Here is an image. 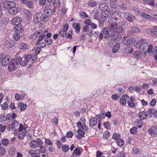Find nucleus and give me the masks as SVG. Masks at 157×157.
<instances>
[{
	"label": "nucleus",
	"mask_w": 157,
	"mask_h": 157,
	"mask_svg": "<svg viewBox=\"0 0 157 157\" xmlns=\"http://www.w3.org/2000/svg\"><path fill=\"white\" fill-rule=\"evenodd\" d=\"M139 43L140 44V49L143 52L145 53L146 52L147 47H148L147 41L145 39H141V40L139 41Z\"/></svg>",
	"instance_id": "f257e3e1"
},
{
	"label": "nucleus",
	"mask_w": 157,
	"mask_h": 157,
	"mask_svg": "<svg viewBox=\"0 0 157 157\" xmlns=\"http://www.w3.org/2000/svg\"><path fill=\"white\" fill-rule=\"evenodd\" d=\"M111 29L114 32L118 33H121L124 30V28L121 25L118 24L115 25H111Z\"/></svg>",
	"instance_id": "f03ea898"
},
{
	"label": "nucleus",
	"mask_w": 157,
	"mask_h": 157,
	"mask_svg": "<svg viewBox=\"0 0 157 157\" xmlns=\"http://www.w3.org/2000/svg\"><path fill=\"white\" fill-rule=\"evenodd\" d=\"M30 146L32 148H35L43 144V142L40 139H37L35 140H31L29 143Z\"/></svg>",
	"instance_id": "7ed1b4c3"
},
{
	"label": "nucleus",
	"mask_w": 157,
	"mask_h": 157,
	"mask_svg": "<svg viewBox=\"0 0 157 157\" xmlns=\"http://www.w3.org/2000/svg\"><path fill=\"white\" fill-rule=\"evenodd\" d=\"M135 41V39L132 36H127L124 38L122 43L124 45H129L133 44Z\"/></svg>",
	"instance_id": "20e7f679"
},
{
	"label": "nucleus",
	"mask_w": 157,
	"mask_h": 157,
	"mask_svg": "<svg viewBox=\"0 0 157 157\" xmlns=\"http://www.w3.org/2000/svg\"><path fill=\"white\" fill-rule=\"evenodd\" d=\"M6 1H4L3 3L1 4V6L5 9H9L11 7L13 6H14V2H13L9 0H6Z\"/></svg>",
	"instance_id": "39448f33"
},
{
	"label": "nucleus",
	"mask_w": 157,
	"mask_h": 157,
	"mask_svg": "<svg viewBox=\"0 0 157 157\" xmlns=\"http://www.w3.org/2000/svg\"><path fill=\"white\" fill-rule=\"evenodd\" d=\"M124 17L127 21L129 22H132L133 21L136 19L135 16L132 14L129 13H124Z\"/></svg>",
	"instance_id": "423d86ee"
},
{
	"label": "nucleus",
	"mask_w": 157,
	"mask_h": 157,
	"mask_svg": "<svg viewBox=\"0 0 157 157\" xmlns=\"http://www.w3.org/2000/svg\"><path fill=\"white\" fill-rule=\"evenodd\" d=\"M55 11V9L54 8H53L52 9H50V10L44 11V20H46L48 17L51 15Z\"/></svg>",
	"instance_id": "0eeeda50"
},
{
	"label": "nucleus",
	"mask_w": 157,
	"mask_h": 157,
	"mask_svg": "<svg viewBox=\"0 0 157 157\" xmlns=\"http://www.w3.org/2000/svg\"><path fill=\"white\" fill-rule=\"evenodd\" d=\"M99 9L102 11H104V13L106 14L109 13L108 11H107L108 8V4L106 3H101L99 6Z\"/></svg>",
	"instance_id": "6e6552de"
},
{
	"label": "nucleus",
	"mask_w": 157,
	"mask_h": 157,
	"mask_svg": "<svg viewBox=\"0 0 157 157\" xmlns=\"http://www.w3.org/2000/svg\"><path fill=\"white\" fill-rule=\"evenodd\" d=\"M44 15L42 13H38L35 15L33 20V22L35 23H38L42 18L44 20Z\"/></svg>",
	"instance_id": "1a4fd4ad"
},
{
	"label": "nucleus",
	"mask_w": 157,
	"mask_h": 157,
	"mask_svg": "<svg viewBox=\"0 0 157 157\" xmlns=\"http://www.w3.org/2000/svg\"><path fill=\"white\" fill-rule=\"evenodd\" d=\"M18 67V66L15 63L14 60L10 61L9 64L8 69L10 71H12L16 69Z\"/></svg>",
	"instance_id": "9d476101"
},
{
	"label": "nucleus",
	"mask_w": 157,
	"mask_h": 157,
	"mask_svg": "<svg viewBox=\"0 0 157 157\" xmlns=\"http://www.w3.org/2000/svg\"><path fill=\"white\" fill-rule=\"evenodd\" d=\"M22 21L21 17L19 16H16L12 19L11 22L12 24L15 25H18V24H21L20 23Z\"/></svg>",
	"instance_id": "9b49d317"
},
{
	"label": "nucleus",
	"mask_w": 157,
	"mask_h": 157,
	"mask_svg": "<svg viewBox=\"0 0 157 157\" xmlns=\"http://www.w3.org/2000/svg\"><path fill=\"white\" fill-rule=\"evenodd\" d=\"M16 4L14 3V6H13L8 10L9 13L11 15H14L16 14L18 12V10L16 7Z\"/></svg>",
	"instance_id": "f8f14e48"
},
{
	"label": "nucleus",
	"mask_w": 157,
	"mask_h": 157,
	"mask_svg": "<svg viewBox=\"0 0 157 157\" xmlns=\"http://www.w3.org/2000/svg\"><path fill=\"white\" fill-rule=\"evenodd\" d=\"M149 133L152 136H157V126L152 127L150 129L148 130Z\"/></svg>",
	"instance_id": "ddd939ff"
},
{
	"label": "nucleus",
	"mask_w": 157,
	"mask_h": 157,
	"mask_svg": "<svg viewBox=\"0 0 157 157\" xmlns=\"http://www.w3.org/2000/svg\"><path fill=\"white\" fill-rule=\"evenodd\" d=\"M23 27L21 24L15 25L14 27V30L15 33H21L24 31Z\"/></svg>",
	"instance_id": "4468645a"
},
{
	"label": "nucleus",
	"mask_w": 157,
	"mask_h": 157,
	"mask_svg": "<svg viewBox=\"0 0 157 157\" xmlns=\"http://www.w3.org/2000/svg\"><path fill=\"white\" fill-rule=\"evenodd\" d=\"M15 44V42L13 40H8L5 41V46L7 48H10L13 47Z\"/></svg>",
	"instance_id": "2eb2a0df"
},
{
	"label": "nucleus",
	"mask_w": 157,
	"mask_h": 157,
	"mask_svg": "<svg viewBox=\"0 0 157 157\" xmlns=\"http://www.w3.org/2000/svg\"><path fill=\"white\" fill-rule=\"evenodd\" d=\"M110 38L111 41L113 42V41H115L116 40H120L121 38V35L118 33L115 34L112 33V35H111Z\"/></svg>",
	"instance_id": "dca6fc26"
},
{
	"label": "nucleus",
	"mask_w": 157,
	"mask_h": 157,
	"mask_svg": "<svg viewBox=\"0 0 157 157\" xmlns=\"http://www.w3.org/2000/svg\"><path fill=\"white\" fill-rule=\"evenodd\" d=\"M129 96L125 94L123 95L120 99V103L122 105H126V101L129 98Z\"/></svg>",
	"instance_id": "f3484780"
},
{
	"label": "nucleus",
	"mask_w": 157,
	"mask_h": 157,
	"mask_svg": "<svg viewBox=\"0 0 157 157\" xmlns=\"http://www.w3.org/2000/svg\"><path fill=\"white\" fill-rule=\"evenodd\" d=\"M10 60V56H6L4 57L2 61V65L3 66H6L7 64L9 63Z\"/></svg>",
	"instance_id": "a211bd4d"
},
{
	"label": "nucleus",
	"mask_w": 157,
	"mask_h": 157,
	"mask_svg": "<svg viewBox=\"0 0 157 157\" xmlns=\"http://www.w3.org/2000/svg\"><path fill=\"white\" fill-rule=\"evenodd\" d=\"M24 12L26 20H29L31 18V14L29 10L25 9L24 10Z\"/></svg>",
	"instance_id": "6ab92c4d"
},
{
	"label": "nucleus",
	"mask_w": 157,
	"mask_h": 157,
	"mask_svg": "<svg viewBox=\"0 0 157 157\" xmlns=\"http://www.w3.org/2000/svg\"><path fill=\"white\" fill-rule=\"evenodd\" d=\"M102 31L105 34L111 35H112L113 30L111 29V26L110 28L108 27L103 28L102 29Z\"/></svg>",
	"instance_id": "aec40b11"
},
{
	"label": "nucleus",
	"mask_w": 157,
	"mask_h": 157,
	"mask_svg": "<svg viewBox=\"0 0 157 157\" xmlns=\"http://www.w3.org/2000/svg\"><path fill=\"white\" fill-rule=\"evenodd\" d=\"M90 125L91 127H93L96 125L97 124V119L94 117H91L89 120Z\"/></svg>",
	"instance_id": "412c9836"
},
{
	"label": "nucleus",
	"mask_w": 157,
	"mask_h": 157,
	"mask_svg": "<svg viewBox=\"0 0 157 157\" xmlns=\"http://www.w3.org/2000/svg\"><path fill=\"white\" fill-rule=\"evenodd\" d=\"M138 116L140 119L143 120L145 119L148 116L146 112L143 111L140 112L138 113Z\"/></svg>",
	"instance_id": "4be33fe9"
},
{
	"label": "nucleus",
	"mask_w": 157,
	"mask_h": 157,
	"mask_svg": "<svg viewBox=\"0 0 157 157\" xmlns=\"http://www.w3.org/2000/svg\"><path fill=\"white\" fill-rule=\"evenodd\" d=\"M117 18L116 17H111L108 21V22L111 25H115L116 24H117Z\"/></svg>",
	"instance_id": "5701e85b"
},
{
	"label": "nucleus",
	"mask_w": 157,
	"mask_h": 157,
	"mask_svg": "<svg viewBox=\"0 0 157 157\" xmlns=\"http://www.w3.org/2000/svg\"><path fill=\"white\" fill-rule=\"evenodd\" d=\"M86 4L91 7H94L97 5V2L95 0H89Z\"/></svg>",
	"instance_id": "b1692460"
},
{
	"label": "nucleus",
	"mask_w": 157,
	"mask_h": 157,
	"mask_svg": "<svg viewBox=\"0 0 157 157\" xmlns=\"http://www.w3.org/2000/svg\"><path fill=\"white\" fill-rule=\"evenodd\" d=\"M121 44L119 42H118L113 47L112 52L113 53H116L119 50V48H120Z\"/></svg>",
	"instance_id": "393cba45"
},
{
	"label": "nucleus",
	"mask_w": 157,
	"mask_h": 157,
	"mask_svg": "<svg viewBox=\"0 0 157 157\" xmlns=\"http://www.w3.org/2000/svg\"><path fill=\"white\" fill-rule=\"evenodd\" d=\"M61 2L59 0H55L53 2L52 5L54 8H59L60 7Z\"/></svg>",
	"instance_id": "a878e982"
},
{
	"label": "nucleus",
	"mask_w": 157,
	"mask_h": 157,
	"mask_svg": "<svg viewBox=\"0 0 157 157\" xmlns=\"http://www.w3.org/2000/svg\"><path fill=\"white\" fill-rule=\"evenodd\" d=\"M141 15L142 17H143L147 19L151 20V21L153 20V18L151 16L145 13H141Z\"/></svg>",
	"instance_id": "bb28decb"
},
{
	"label": "nucleus",
	"mask_w": 157,
	"mask_h": 157,
	"mask_svg": "<svg viewBox=\"0 0 157 157\" xmlns=\"http://www.w3.org/2000/svg\"><path fill=\"white\" fill-rule=\"evenodd\" d=\"M26 104H24L22 102H20L18 103V107L20 108V110L22 111L25 109V107H27Z\"/></svg>",
	"instance_id": "cd10ccee"
},
{
	"label": "nucleus",
	"mask_w": 157,
	"mask_h": 157,
	"mask_svg": "<svg viewBox=\"0 0 157 157\" xmlns=\"http://www.w3.org/2000/svg\"><path fill=\"white\" fill-rule=\"evenodd\" d=\"M140 31L139 29L137 27L135 26L132 28L130 31V35H132L135 33L138 32Z\"/></svg>",
	"instance_id": "c85d7f7f"
},
{
	"label": "nucleus",
	"mask_w": 157,
	"mask_h": 157,
	"mask_svg": "<svg viewBox=\"0 0 157 157\" xmlns=\"http://www.w3.org/2000/svg\"><path fill=\"white\" fill-rule=\"evenodd\" d=\"M8 153L10 155L12 156L13 155L16 153L15 149L14 147H11L8 150Z\"/></svg>",
	"instance_id": "c756f323"
},
{
	"label": "nucleus",
	"mask_w": 157,
	"mask_h": 157,
	"mask_svg": "<svg viewBox=\"0 0 157 157\" xmlns=\"http://www.w3.org/2000/svg\"><path fill=\"white\" fill-rule=\"evenodd\" d=\"M42 30H39L38 31H35L33 34V35L34 36L36 37H40V35L43 33Z\"/></svg>",
	"instance_id": "7c9ffc66"
},
{
	"label": "nucleus",
	"mask_w": 157,
	"mask_h": 157,
	"mask_svg": "<svg viewBox=\"0 0 157 157\" xmlns=\"http://www.w3.org/2000/svg\"><path fill=\"white\" fill-rule=\"evenodd\" d=\"M133 55L135 58L138 59L141 57V54L139 51H136L134 53Z\"/></svg>",
	"instance_id": "2f4dec72"
},
{
	"label": "nucleus",
	"mask_w": 157,
	"mask_h": 157,
	"mask_svg": "<svg viewBox=\"0 0 157 157\" xmlns=\"http://www.w3.org/2000/svg\"><path fill=\"white\" fill-rule=\"evenodd\" d=\"M81 153L79 147H76L73 151V153H74L76 156L79 155Z\"/></svg>",
	"instance_id": "473e14b6"
},
{
	"label": "nucleus",
	"mask_w": 157,
	"mask_h": 157,
	"mask_svg": "<svg viewBox=\"0 0 157 157\" xmlns=\"http://www.w3.org/2000/svg\"><path fill=\"white\" fill-rule=\"evenodd\" d=\"M22 58L21 57H17L15 60H14L17 66L20 64L21 65Z\"/></svg>",
	"instance_id": "72a5a7b5"
},
{
	"label": "nucleus",
	"mask_w": 157,
	"mask_h": 157,
	"mask_svg": "<svg viewBox=\"0 0 157 157\" xmlns=\"http://www.w3.org/2000/svg\"><path fill=\"white\" fill-rule=\"evenodd\" d=\"M67 32L66 31L61 29L59 32V36L63 37L67 34Z\"/></svg>",
	"instance_id": "f704fd0d"
},
{
	"label": "nucleus",
	"mask_w": 157,
	"mask_h": 157,
	"mask_svg": "<svg viewBox=\"0 0 157 157\" xmlns=\"http://www.w3.org/2000/svg\"><path fill=\"white\" fill-rule=\"evenodd\" d=\"M23 58L28 63L29 61L32 59V55L31 54H28L25 56H24Z\"/></svg>",
	"instance_id": "c9c22d12"
},
{
	"label": "nucleus",
	"mask_w": 157,
	"mask_h": 157,
	"mask_svg": "<svg viewBox=\"0 0 157 157\" xmlns=\"http://www.w3.org/2000/svg\"><path fill=\"white\" fill-rule=\"evenodd\" d=\"M117 143L120 146H123L124 144V141L122 139H119L117 140Z\"/></svg>",
	"instance_id": "e433bc0d"
},
{
	"label": "nucleus",
	"mask_w": 157,
	"mask_h": 157,
	"mask_svg": "<svg viewBox=\"0 0 157 157\" xmlns=\"http://www.w3.org/2000/svg\"><path fill=\"white\" fill-rule=\"evenodd\" d=\"M44 40L47 43L48 45L51 44L53 42V40L50 38H44Z\"/></svg>",
	"instance_id": "4c0bfd02"
},
{
	"label": "nucleus",
	"mask_w": 157,
	"mask_h": 157,
	"mask_svg": "<svg viewBox=\"0 0 157 157\" xmlns=\"http://www.w3.org/2000/svg\"><path fill=\"white\" fill-rule=\"evenodd\" d=\"M153 29V30L151 35L154 36H157V26H155Z\"/></svg>",
	"instance_id": "58836bf2"
},
{
	"label": "nucleus",
	"mask_w": 157,
	"mask_h": 157,
	"mask_svg": "<svg viewBox=\"0 0 157 157\" xmlns=\"http://www.w3.org/2000/svg\"><path fill=\"white\" fill-rule=\"evenodd\" d=\"M153 54L155 57V59L157 60V47H155L153 48L152 51Z\"/></svg>",
	"instance_id": "ea45409f"
},
{
	"label": "nucleus",
	"mask_w": 157,
	"mask_h": 157,
	"mask_svg": "<svg viewBox=\"0 0 157 157\" xmlns=\"http://www.w3.org/2000/svg\"><path fill=\"white\" fill-rule=\"evenodd\" d=\"M76 30V32L77 33H78L81 29V25L79 23H78L76 24L75 28Z\"/></svg>",
	"instance_id": "a19ab883"
},
{
	"label": "nucleus",
	"mask_w": 157,
	"mask_h": 157,
	"mask_svg": "<svg viewBox=\"0 0 157 157\" xmlns=\"http://www.w3.org/2000/svg\"><path fill=\"white\" fill-rule=\"evenodd\" d=\"M20 33H14V35L13 36V39L15 41H17L19 40L20 38Z\"/></svg>",
	"instance_id": "79ce46f5"
},
{
	"label": "nucleus",
	"mask_w": 157,
	"mask_h": 157,
	"mask_svg": "<svg viewBox=\"0 0 157 157\" xmlns=\"http://www.w3.org/2000/svg\"><path fill=\"white\" fill-rule=\"evenodd\" d=\"M2 144L4 146H7L9 143V140L6 139L4 138L2 140Z\"/></svg>",
	"instance_id": "37998d69"
},
{
	"label": "nucleus",
	"mask_w": 157,
	"mask_h": 157,
	"mask_svg": "<svg viewBox=\"0 0 157 157\" xmlns=\"http://www.w3.org/2000/svg\"><path fill=\"white\" fill-rule=\"evenodd\" d=\"M77 132L82 137H84V135L85 132L83 131V130H82L81 128H79L77 131Z\"/></svg>",
	"instance_id": "c03bdc74"
},
{
	"label": "nucleus",
	"mask_w": 157,
	"mask_h": 157,
	"mask_svg": "<svg viewBox=\"0 0 157 157\" xmlns=\"http://www.w3.org/2000/svg\"><path fill=\"white\" fill-rule=\"evenodd\" d=\"M5 149L3 147H0V156L4 155L5 153Z\"/></svg>",
	"instance_id": "a18cd8bd"
},
{
	"label": "nucleus",
	"mask_w": 157,
	"mask_h": 157,
	"mask_svg": "<svg viewBox=\"0 0 157 157\" xmlns=\"http://www.w3.org/2000/svg\"><path fill=\"white\" fill-rule=\"evenodd\" d=\"M69 149V147L67 145H63L62 147V149L64 152L67 151Z\"/></svg>",
	"instance_id": "49530a36"
},
{
	"label": "nucleus",
	"mask_w": 157,
	"mask_h": 157,
	"mask_svg": "<svg viewBox=\"0 0 157 157\" xmlns=\"http://www.w3.org/2000/svg\"><path fill=\"white\" fill-rule=\"evenodd\" d=\"M11 124L15 128V127L18 126V123L16 120H13L12 121Z\"/></svg>",
	"instance_id": "de8ad7c7"
},
{
	"label": "nucleus",
	"mask_w": 157,
	"mask_h": 157,
	"mask_svg": "<svg viewBox=\"0 0 157 157\" xmlns=\"http://www.w3.org/2000/svg\"><path fill=\"white\" fill-rule=\"evenodd\" d=\"M103 125L107 129H108L110 128V124L109 122L108 121L104 122Z\"/></svg>",
	"instance_id": "09e8293b"
},
{
	"label": "nucleus",
	"mask_w": 157,
	"mask_h": 157,
	"mask_svg": "<svg viewBox=\"0 0 157 157\" xmlns=\"http://www.w3.org/2000/svg\"><path fill=\"white\" fill-rule=\"evenodd\" d=\"M43 9L44 10V11L48 10H50V9H51L50 4H46L45 6H43Z\"/></svg>",
	"instance_id": "8fccbe9b"
},
{
	"label": "nucleus",
	"mask_w": 157,
	"mask_h": 157,
	"mask_svg": "<svg viewBox=\"0 0 157 157\" xmlns=\"http://www.w3.org/2000/svg\"><path fill=\"white\" fill-rule=\"evenodd\" d=\"M95 33L97 34L98 37L99 38V40H101L103 38V36L102 33H100L99 32H96Z\"/></svg>",
	"instance_id": "3c124183"
},
{
	"label": "nucleus",
	"mask_w": 157,
	"mask_h": 157,
	"mask_svg": "<svg viewBox=\"0 0 157 157\" xmlns=\"http://www.w3.org/2000/svg\"><path fill=\"white\" fill-rule=\"evenodd\" d=\"M137 128L136 127H133L130 129V132L131 134H135L136 133V131Z\"/></svg>",
	"instance_id": "603ef678"
},
{
	"label": "nucleus",
	"mask_w": 157,
	"mask_h": 157,
	"mask_svg": "<svg viewBox=\"0 0 157 157\" xmlns=\"http://www.w3.org/2000/svg\"><path fill=\"white\" fill-rule=\"evenodd\" d=\"M105 113V112L104 110H102L101 111V112L99 114V117H100V121H101L102 119H103L104 118L105 116L104 115V114Z\"/></svg>",
	"instance_id": "864d4df0"
},
{
	"label": "nucleus",
	"mask_w": 157,
	"mask_h": 157,
	"mask_svg": "<svg viewBox=\"0 0 157 157\" xmlns=\"http://www.w3.org/2000/svg\"><path fill=\"white\" fill-rule=\"evenodd\" d=\"M1 107L2 109L4 110L7 109L8 107V105L7 102H5L3 104L1 105Z\"/></svg>",
	"instance_id": "5fc2aeb1"
},
{
	"label": "nucleus",
	"mask_w": 157,
	"mask_h": 157,
	"mask_svg": "<svg viewBox=\"0 0 157 157\" xmlns=\"http://www.w3.org/2000/svg\"><path fill=\"white\" fill-rule=\"evenodd\" d=\"M40 149L41 153H45L46 151V149L42 145H40Z\"/></svg>",
	"instance_id": "6e6d98bb"
},
{
	"label": "nucleus",
	"mask_w": 157,
	"mask_h": 157,
	"mask_svg": "<svg viewBox=\"0 0 157 157\" xmlns=\"http://www.w3.org/2000/svg\"><path fill=\"white\" fill-rule=\"evenodd\" d=\"M80 14L81 16L82 17V18H83L85 17L88 18L89 17L88 15L84 11H82L81 12Z\"/></svg>",
	"instance_id": "4d7b16f0"
},
{
	"label": "nucleus",
	"mask_w": 157,
	"mask_h": 157,
	"mask_svg": "<svg viewBox=\"0 0 157 157\" xmlns=\"http://www.w3.org/2000/svg\"><path fill=\"white\" fill-rule=\"evenodd\" d=\"M120 137V135L118 133H115L113 136V138L115 140H117Z\"/></svg>",
	"instance_id": "13d9d810"
},
{
	"label": "nucleus",
	"mask_w": 157,
	"mask_h": 157,
	"mask_svg": "<svg viewBox=\"0 0 157 157\" xmlns=\"http://www.w3.org/2000/svg\"><path fill=\"white\" fill-rule=\"evenodd\" d=\"M26 4L28 5V6L29 8H32L33 7V4L31 1H28Z\"/></svg>",
	"instance_id": "bf43d9fd"
},
{
	"label": "nucleus",
	"mask_w": 157,
	"mask_h": 157,
	"mask_svg": "<svg viewBox=\"0 0 157 157\" xmlns=\"http://www.w3.org/2000/svg\"><path fill=\"white\" fill-rule=\"evenodd\" d=\"M110 136V133L109 131H106L103 135V137H104L105 139H107Z\"/></svg>",
	"instance_id": "052dcab7"
},
{
	"label": "nucleus",
	"mask_w": 157,
	"mask_h": 157,
	"mask_svg": "<svg viewBox=\"0 0 157 157\" xmlns=\"http://www.w3.org/2000/svg\"><path fill=\"white\" fill-rule=\"evenodd\" d=\"M127 103L129 107H132L135 106V104L134 102H131V101L129 100L127 101Z\"/></svg>",
	"instance_id": "680f3d73"
},
{
	"label": "nucleus",
	"mask_w": 157,
	"mask_h": 157,
	"mask_svg": "<svg viewBox=\"0 0 157 157\" xmlns=\"http://www.w3.org/2000/svg\"><path fill=\"white\" fill-rule=\"evenodd\" d=\"M153 46L151 44H150L147 50V52L148 53H151L152 52V49L153 48Z\"/></svg>",
	"instance_id": "e2e57ef3"
},
{
	"label": "nucleus",
	"mask_w": 157,
	"mask_h": 157,
	"mask_svg": "<svg viewBox=\"0 0 157 157\" xmlns=\"http://www.w3.org/2000/svg\"><path fill=\"white\" fill-rule=\"evenodd\" d=\"M153 30V28H149L146 29V32L147 33L151 34Z\"/></svg>",
	"instance_id": "0e129e2a"
},
{
	"label": "nucleus",
	"mask_w": 157,
	"mask_h": 157,
	"mask_svg": "<svg viewBox=\"0 0 157 157\" xmlns=\"http://www.w3.org/2000/svg\"><path fill=\"white\" fill-rule=\"evenodd\" d=\"M146 4L152 6H154L155 5L154 1L153 0H149Z\"/></svg>",
	"instance_id": "69168bd1"
},
{
	"label": "nucleus",
	"mask_w": 157,
	"mask_h": 157,
	"mask_svg": "<svg viewBox=\"0 0 157 157\" xmlns=\"http://www.w3.org/2000/svg\"><path fill=\"white\" fill-rule=\"evenodd\" d=\"M14 129V127H13V126H12L11 124V125H10V124L8 125L7 128H6V129L8 131H13Z\"/></svg>",
	"instance_id": "338daca9"
},
{
	"label": "nucleus",
	"mask_w": 157,
	"mask_h": 157,
	"mask_svg": "<svg viewBox=\"0 0 157 157\" xmlns=\"http://www.w3.org/2000/svg\"><path fill=\"white\" fill-rule=\"evenodd\" d=\"M118 157H125L126 155L125 152L123 151H121L119 153L117 154Z\"/></svg>",
	"instance_id": "774afa93"
}]
</instances>
